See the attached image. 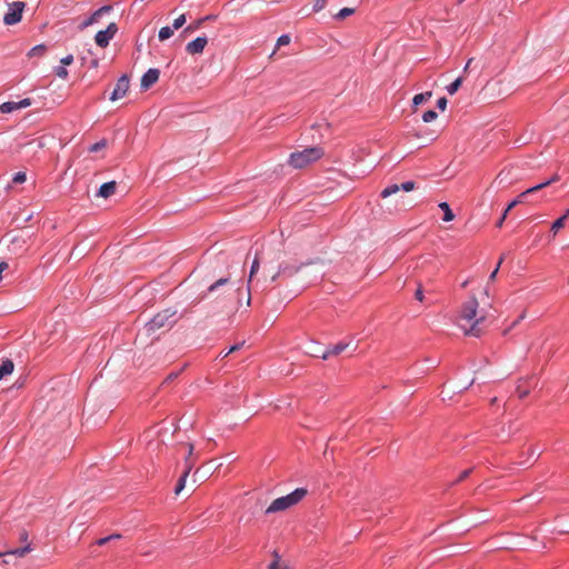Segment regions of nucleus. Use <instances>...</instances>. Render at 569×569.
<instances>
[{"mask_svg":"<svg viewBox=\"0 0 569 569\" xmlns=\"http://www.w3.org/2000/svg\"><path fill=\"white\" fill-rule=\"evenodd\" d=\"M478 307L479 302L475 296L462 306L459 326L465 335L479 337L482 332L480 325L485 321L486 315L478 316Z\"/></svg>","mask_w":569,"mask_h":569,"instance_id":"obj_1","label":"nucleus"},{"mask_svg":"<svg viewBox=\"0 0 569 569\" xmlns=\"http://www.w3.org/2000/svg\"><path fill=\"white\" fill-rule=\"evenodd\" d=\"M325 156L321 147L306 148L302 151L292 152L289 158V164L295 169H302L318 161Z\"/></svg>","mask_w":569,"mask_h":569,"instance_id":"obj_2","label":"nucleus"},{"mask_svg":"<svg viewBox=\"0 0 569 569\" xmlns=\"http://www.w3.org/2000/svg\"><path fill=\"white\" fill-rule=\"evenodd\" d=\"M308 491L305 488H297L291 493L274 499L271 505L266 509V513H273L279 511H284L297 503H299L306 496Z\"/></svg>","mask_w":569,"mask_h":569,"instance_id":"obj_3","label":"nucleus"},{"mask_svg":"<svg viewBox=\"0 0 569 569\" xmlns=\"http://www.w3.org/2000/svg\"><path fill=\"white\" fill-rule=\"evenodd\" d=\"M177 313L176 310H172L170 308L164 309L160 312H158L144 327L147 333H154L157 330L171 327L174 321L172 318Z\"/></svg>","mask_w":569,"mask_h":569,"instance_id":"obj_4","label":"nucleus"},{"mask_svg":"<svg viewBox=\"0 0 569 569\" xmlns=\"http://www.w3.org/2000/svg\"><path fill=\"white\" fill-rule=\"evenodd\" d=\"M26 3L22 1H14L9 4L8 12L3 17V22L7 26H12L18 23L22 18V12L24 10Z\"/></svg>","mask_w":569,"mask_h":569,"instance_id":"obj_5","label":"nucleus"},{"mask_svg":"<svg viewBox=\"0 0 569 569\" xmlns=\"http://www.w3.org/2000/svg\"><path fill=\"white\" fill-rule=\"evenodd\" d=\"M117 31V24L111 22L107 27V29L97 32L94 37L96 43L101 48H106L109 44L110 40L116 36Z\"/></svg>","mask_w":569,"mask_h":569,"instance_id":"obj_6","label":"nucleus"},{"mask_svg":"<svg viewBox=\"0 0 569 569\" xmlns=\"http://www.w3.org/2000/svg\"><path fill=\"white\" fill-rule=\"evenodd\" d=\"M129 87H130L129 78L127 74H123L122 77H120L118 79L116 88L113 89V91L111 93L110 100L116 101V100L123 98L127 94Z\"/></svg>","mask_w":569,"mask_h":569,"instance_id":"obj_7","label":"nucleus"},{"mask_svg":"<svg viewBox=\"0 0 569 569\" xmlns=\"http://www.w3.org/2000/svg\"><path fill=\"white\" fill-rule=\"evenodd\" d=\"M415 188H416V183L413 181H406V182H402L400 186L399 184L388 186L387 188H385L381 191L380 196H381V198L385 199V198H388V197H390L392 194H396L400 190H402L405 192H410Z\"/></svg>","mask_w":569,"mask_h":569,"instance_id":"obj_8","label":"nucleus"},{"mask_svg":"<svg viewBox=\"0 0 569 569\" xmlns=\"http://www.w3.org/2000/svg\"><path fill=\"white\" fill-rule=\"evenodd\" d=\"M32 104V100L30 98H24L18 102L7 101L0 104V112L2 113H11L13 111L28 108Z\"/></svg>","mask_w":569,"mask_h":569,"instance_id":"obj_9","label":"nucleus"},{"mask_svg":"<svg viewBox=\"0 0 569 569\" xmlns=\"http://www.w3.org/2000/svg\"><path fill=\"white\" fill-rule=\"evenodd\" d=\"M208 43L207 37H198L194 40L190 41L186 46V51L189 54H199L203 52V49L206 48Z\"/></svg>","mask_w":569,"mask_h":569,"instance_id":"obj_10","label":"nucleus"},{"mask_svg":"<svg viewBox=\"0 0 569 569\" xmlns=\"http://www.w3.org/2000/svg\"><path fill=\"white\" fill-rule=\"evenodd\" d=\"M160 71L156 68L149 69L141 78V88L147 90L159 80Z\"/></svg>","mask_w":569,"mask_h":569,"instance_id":"obj_11","label":"nucleus"},{"mask_svg":"<svg viewBox=\"0 0 569 569\" xmlns=\"http://www.w3.org/2000/svg\"><path fill=\"white\" fill-rule=\"evenodd\" d=\"M559 180V176L558 174H553L549 180L542 182V183H539L535 187H531L529 189H527L526 191H523L522 193H520V198H526L528 194H531V193H535L539 190H542L543 188L550 186L551 183L556 182Z\"/></svg>","mask_w":569,"mask_h":569,"instance_id":"obj_12","label":"nucleus"},{"mask_svg":"<svg viewBox=\"0 0 569 569\" xmlns=\"http://www.w3.org/2000/svg\"><path fill=\"white\" fill-rule=\"evenodd\" d=\"M116 189H117L116 181L106 182L100 187L97 196L107 199L116 193Z\"/></svg>","mask_w":569,"mask_h":569,"instance_id":"obj_13","label":"nucleus"},{"mask_svg":"<svg viewBox=\"0 0 569 569\" xmlns=\"http://www.w3.org/2000/svg\"><path fill=\"white\" fill-rule=\"evenodd\" d=\"M349 347L348 343H345V342H339L337 345H335L333 347L325 350L320 358H322L323 360L328 359L330 356H338L340 355L342 351H345L347 348Z\"/></svg>","mask_w":569,"mask_h":569,"instance_id":"obj_14","label":"nucleus"},{"mask_svg":"<svg viewBox=\"0 0 569 569\" xmlns=\"http://www.w3.org/2000/svg\"><path fill=\"white\" fill-rule=\"evenodd\" d=\"M218 466L213 465V462H209L206 467L199 468L196 470L193 477L194 481L204 479L208 475L212 473Z\"/></svg>","mask_w":569,"mask_h":569,"instance_id":"obj_15","label":"nucleus"},{"mask_svg":"<svg viewBox=\"0 0 569 569\" xmlns=\"http://www.w3.org/2000/svg\"><path fill=\"white\" fill-rule=\"evenodd\" d=\"M30 551H31L30 545H29V543H27L26 546H23V547H21V548H17V549H12V550L2 551V552H0V557H11V556H16V557L22 558V557H24L27 553H29Z\"/></svg>","mask_w":569,"mask_h":569,"instance_id":"obj_16","label":"nucleus"},{"mask_svg":"<svg viewBox=\"0 0 569 569\" xmlns=\"http://www.w3.org/2000/svg\"><path fill=\"white\" fill-rule=\"evenodd\" d=\"M13 369H14V363L10 359L3 360L0 366V381L4 377L11 375L13 372Z\"/></svg>","mask_w":569,"mask_h":569,"instance_id":"obj_17","label":"nucleus"},{"mask_svg":"<svg viewBox=\"0 0 569 569\" xmlns=\"http://www.w3.org/2000/svg\"><path fill=\"white\" fill-rule=\"evenodd\" d=\"M110 7H102L100 8L99 10H97L88 20L83 21L81 27L82 28H86L94 22H97L98 18L100 16H102L104 12H109L110 11Z\"/></svg>","mask_w":569,"mask_h":569,"instance_id":"obj_18","label":"nucleus"},{"mask_svg":"<svg viewBox=\"0 0 569 569\" xmlns=\"http://www.w3.org/2000/svg\"><path fill=\"white\" fill-rule=\"evenodd\" d=\"M259 267H260V262H259V259L258 257H256L252 261V266H251V269H250V274H249V280H248V291L250 292V283L252 281V278L253 276L258 272L259 270ZM250 295L248 296V305L250 303Z\"/></svg>","mask_w":569,"mask_h":569,"instance_id":"obj_19","label":"nucleus"},{"mask_svg":"<svg viewBox=\"0 0 569 569\" xmlns=\"http://www.w3.org/2000/svg\"><path fill=\"white\" fill-rule=\"evenodd\" d=\"M439 208L443 211V221L449 222L455 219V214L447 202H440Z\"/></svg>","mask_w":569,"mask_h":569,"instance_id":"obj_20","label":"nucleus"},{"mask_svg":"<svg viewBox=\"0 0 569 569\" xmlns=\"http://www.w3.org/2000/svg\"><path fill=\"white\" fill-rule=\"evenodd\" d=\"M431 96H432L431 91L416 94L412 99V102L415 106H419V104L428 101L431 98Z\"/></svg>","mask_w":569,"mask_h":569,"instance_id":"obj_21","label":"nucleus"},{"mask_svg":"<svg viewBox=\"0 0 569 569\" xmlns=\"http://www.w3.org/2000/svg\"><path fill=\"white\" fill-rule=\"evenodd\" d=\"M173 30L174 29L170 28V27H162L159 30V40L164 41V40L169 39L173 34Z\"/></svg>","mask_w":569,"mask_h":569,"instance_id":"obj_22","label":"nucleus"},{"mask_svg":"<svg viewBox=\"0 0 569 569\" xmlns=\"http://www.w3.org/2000/svg\"><path fill=\"white\" fill-rule=\"evenodd\" d=\"M462 84V78H457L452 83H450L448 87H447V91L449 94H455L461 87Z\"/></svg>","mask_w":569,"mask_h":569,"instance_id":"obj_23","label":"nucleus"},{"mask_svg":"<svg viewBox=\"0 0 569 569\" xmlns=\"http://www.w3.org/2000/svg\"><path fill=\"white\" fill-rule=\"evenodd\" d=\"M565 223H566L565 218H559L556 221H553V223L551 224V232H552L553 237L557 234V232L561 228H563Z\"/></svg>","mask_w":569,"mask_h":569,"instance_id":"obj_24","label":"nucleus"},{"mask_svg":"<svg viewBox=\"0 0 569 569\" xmlns=\"http://www.w3.org/2000/svg\"><path fill=\"white\" fill-rule=\"evenodd\" d=\"M355 12V9L352 8H343L341 9L336 16L335 18L338 19V20H343L346 19L347 17L351 16L352 13Z\"/></svg>","mask_w":569,"mask_h":569,"instance_id":"obj_25","label":"nucleus"},{"mask_svg":"<svg viewBox=\"0 0 569 569\" xmlns=\"http://www.w3.org/2000/svg\"><path fill=\"white\" fill-rule=\"evenodd\" d=\"M53 71H54V74L62 80H66L69 76V72L64 66H58L54 68Z\"/></svg>","mask_w":569,"mask_h":569,"instance_id":"obj_26","label":"nucleus"},{"mask_svg":"<svg viewBox=\"0 0 569 569\" xmlns=\"http://www.w3.org/2000/svg\"><path fill=\"white\" fill-rule=\"evenodd\" d=\"M228 283H229V279L228 278H221V279L217 280L213 284H211L209 287L208 291L209 292H213L217 289H219L220 287L226 286Z\"/></svg>","mask_w":569,"mask_h":569,"instance_id":"obj_27","label":"nucleus"},{"mask_svg":"<svg viewBox=\"0 0 569 569\" xmlns=\"http://www.w3.org/2000/svg\"><path fill=\"white\" fill-rule=\"evenodd\" d=\"M437 117H438V114H437V112H436V111H433V110H428V111H426V112L423 113V116H422V120H423L425 122H431V121L436 120V119H437Z\"/></svg>","mask_w":569,"mask_h":569,"instance_id":"obj_28","label":"nucleus"},{"mask_svg":"<svg viewBox=\"0 0 569 569\" xmlns=\"http://www.w3.org/2000/svg\"><path fill=\"white\" fill-rule=\"evenodd\" d=\"M107 146V141L106 140H100L96 143H93L90 148H89V151L90 152H97L99 150H102L103 148H106Z\"/></svg>","mask_w":569,"mask_h":569,"instance_id":"obj_29","label":"nucleus"},{"mask_svg":"<svg viewBox=\"0 0 569 569\" xmlns=\"http://www.w3.org/2000/svg\"><path fill=\"white\" fill-rule=\"evenodd\" d=\"M27 180V174L26 172L23 171H19L17 172L13 178H12V182L13 183H23L24 181Z\"/></svg>","mask_w":569,"mask_h":569,"instance_id":"obj_30","label":"nucleus"},{"mask_svg":"<svg viewBox=\"0 0 569 569\" xmlns=\"http://www.w3.org/2000/svg\"><path fill=\"white\" fill-rule=\"evenodd\" d=\"M193 466H194V460L192 458L187 457L186 460H184V467H186V469L183 471L184 476H189V473L192 470Z\"/></svg>","mask_w":569,"mask_h":569,"instance_id":"obj_31","label":"nucleus"},{"mask_svg":"<svg viewBox=\"0 0 569 569\" xmlns=\"http://www.w3.org/2000/svg\"><path fill=\"white\" fill-rule=\"evenodd\" d=\"M268 569H289L288 566L281 561V560H273L269 566Z\"/></svg>","mask_w":569,"mask_h":569,"instance_id":"obj_32","label":"nucleus"},{"mask_svg":"<svg viewBox=\"0 0 569 569\" xmlns=\"http://www.w3.org/2000/svg\"><path fill=\"white\" fill-rule=\"evenodd\" d=\"M184 23H186V16H184V14H180L177 19H174L173 24H172V28H173L174 30H178V29H180Z\"/></svg>","mask_w":569,"mask_h":569,"instance_id":"obj_33","label":"nucleus"},{"mask_svg":"<svg viewBox=\"0 0 569 569\" xmlns=\"http://www.w3.org/2000/svg\"><path fill=\"white\" fill-rule=\"evenodd\" d=\"M187 478H188V476H184V473L181 475V477L178 481V485L176 487V490H174L176 495H179L181 492V490L184 488Z\"/></svg>","mask_w":569,"mask_h":569,"instance_id":"obj_34","label":"nucleus"},{"mask_svg":"<svg viewBox=\"0 0 569 569\" xmlns=\"http://www.w3.org/2000/svg\"><path fill=\"white\" fill-rule=\"evenodd\" d=\"M290 37L288 34H282L277 40V47L280 48L282 46H288L290 43Z\"/></svg>","mask_w":569,"mask_h":569,"instance_id":"obj_35","label":"nucleus"},{"mask_svg":"<svg viewBox=\"0 0 569 569\" xmlns=\"http://www.w3.org/2000/svg\"><path fill=\"white\" fill-rule=\"evenodd\" d=\"M202 23H203V19H199V20H198V21H196L193 24H189V26L183 30V32H192V31L197 30L198 28H200Z\"/></svg>","mask_w":569,"mask_h":569,"instance_id":"obj_36","label":"nucleus"},{"mask_svg":"<svg viewBox=\"0 0 569 569\" xmlns=\"http://www.w3.org/2000/svg\"><path fill=\"white\" fill-rule=\"evenodd\" d=\"M121 536L120 535H111V536H108V537H104V538H101L97 541V543L99 546H103L106 545L107 542L113 540V539H119Z\"/></svg>","mask_w":569,"mask_h":569,"instance_id":"obj_37","label":"nucleus"},{"mask_svg":"<svg viewBox=\"0 0 569 569\" xmlns=\"http://www.w3.org/2000/svg\"><path fill=\"white\" fill-rule=\"evenodd\" d=\"M327 0H316L313 4V10L316 12L322 10L326 7Z\"/></svg>","mask_w":569,"mask_h":569,"instance_id":"obj_38","label":"nucleus"},{"mask_svg":"<svg viewBox=\"0 0 569 569\" xmlns=\"http://www.w3.org/2000/svg\"><path fill=\"white\" fill-rule=\"evenodd\" d=\"M286 271H287V268H282V264H281V266H279L278 271H276V272L271 276L270 280H271L272 282H274V281L278 279V277H279L281 273H286Z\"/></svg>","mask_w":569,"mask_h":569,"instance_id":"obj_39","label":"nucleus"},{"mask_svg":"<svg viewBox=\"0 0 569 569\" xmlns=\"http://www.w3.org/2000/svg\"><path fill=\"white\" fill-rule=\"evenodd\" d=\"M407 204H408V203L405 201V199L397 200V201H396V206H395V208H396V210H398V211L406 210Z\"/></svg>","mask_w":569,"mask_h":569,"instance_id":"obj_40","label":"nucleus"},{"mask_svg":"<svg viewBox=\"0 0 569 569\" xmlns=\"http://www.w3.org/2000/svg\"><path fill=\"white\" fill-rule=\"evenodd\" d=\"M447 103H448V100L442 97L440 98L438 101H437V107L441 110V111H445L446 108H447Z\"/></svg>","mask_w":569,"mask_h":569,"instance_id":"obj_41","label":"nucleus"},{"mask_svg":"<svg viewBox=\"0 0 569 569\" xmlns=\"http://www.w3.org/2000/svg\"><path fill=\"white\" fill-rule=\"evenodd\" d=\"M523 199H525V198H520V196H519L517 199H515L513 201H511V202L508 204V207L506 208V209H507V211H510V210H511L512 208H515L517 204H519V203L523 202Z\"/></svg>","mask_w":569,"mask_h":569,"instance_id":"obj_42","label":"nucleus"},{"mask_svg":"<svg viewBox=\"0 0 569 569\" xmlns=\"http://www.w3.org/2000/svg\"><path fill=\"white\" fill-rule=\"evenodd\" d=\"M282 268H287L286 273H288L289 276H292L300 270L301 266H297V267L282 266Z\"/></svg>","mask_w":569,"mask_h":569,"instance_id":"obj_43","label":"nucleus"},{"mask_svg":"<svg viewBox=\"0 0 569 569\" xmlns=\"http://www.w3.org/2000/svg\"><path fill=\"white\" fill-rule=\"evenodd\" d=\"M44 51V46L40 44V46H36L31 49L30 51V54L31 56H34V54H41L42 52Z\"/></svg>","mask_w":569,"mask_h":569,"instance_id":"obj_44","label":"nucleus"},{"mask_svg":"<svg viewBox=\"0 0 569 569\" xmlns=\"http://www.w3.org/2000/svg\"><path fill=\"white\" fill-rule=\"evenodd\" d=\"M73 60H74L73 56L72 54H68L64 58H62L60 60V62H61L62 66H70L73 62Z\"/></svg>","mask_w":569,"mask_h":569,"instance_id":"obj_45","label":"nucleus"},{"mask_svg":"<svg viewBox=\"0 0 569 569\" xmlns=\"http://www.w3.org/2000/svg\"><path fill=\"white\" fill-rule=\"evenodd\" d=\"M517 393H518V397L520 399H523L525 397H527L529 395V390L528 389H522L520 386L517 388Z\"/></svg>","mask_w":569,"mask_h":569,"instance_id":"obj_46","label":"nucleus"},{"mask_svg":"<svg viewBox=\"0 0 569 569\" xmlns=\"http://www.w3.org/2000/svg\"><path fill=\"white\" fill-rule=\"evenodd\" d=\"M471 471H472V469H467V470L462 471L456 482H460V481L465 480L466 478H468L469 475L471 473Z\"/></svg>","mask_w":569,"mask_h":569,"instance_id":"obj_47","label":"nucleus"},{"mask_svg":"<svg viewBox=\"0 0 569 569\" xmlns=\"http://www.w3.org/2000/svg\"><path fill=\"white\" fill-rule=\"evenodd\" d=\"M415 297L417 300L419 301H423V292H422V288L421 286L418 287L416 293H415Z\"/></svg>","mask_w":569,"mask_h":569,"instance_id":"obj_48","label":"nucleus"},{"mask_svg":"<svg viewBox=\"0 0 569 569\" xmlns=\"http://www.w3.org/2000/svg\"><path fill=\"white\" fill-rule=\"evenodd\" d=\"M508 212H509V211H507V209H506V210H505V212H503V214H502V217H500V219L498 220V222H497V227H498V228H501V227H502V223H503V221H505V219H506V217H507Z\"/></svg>","mask_w":569,"mask_h":569,"instance_id":"obj_49","label":"nucleus"},{"mask_svg":"<svg viewBox=\"0 0 569 569\" xmlns=\"http://www.w3.org/2000/svg\"><path fill=\"white\" fill-rule=\"evenodd\" d=\"M20 540H21L22 542H27V541H28V532H27L26 530H22V531L20 532Z\"/></svg>","mask_w":569,"mask_h":569,"instance_id":"obj_50","label":"nucleus"},{"mask_svg":"<svg viewBox=\"0 0 569 569\" xmlns=\"http://www.w3.org/2000/svg\"><path fill=\"white\" fill-rule=\"evenodd\" d=\"M472 62H473V58H470V59L467 61V63H466V66H465V68H463V71H465V72H468V71H469V69H470V67H471V63H472Z\"/></svg>","mask_w":569,"mask_h":569,"instance_id":"obj_51","label":"nucleus"},{"mask_svg":"<svg viewBox=\"0 0 569 569\" xmlns=\"http://www.w3.org/2000/svg\"><path fill=\"white\" fill-rule=\"evenodd\" d=\"M498 270L499 268L496 267V269L491 272V274L489 276V281H493L497 277V273H498Z\"/></svg>","mask_w":569,"mask_h":569,"instance_id":"obj_52","label":"nucleus"},{"mask_svg":"<svg viewBox=\"0 0 569 569\" xmlns=\"http://www.w3.org/2000/svg\"><path fill=\"white\" fill-rule=\"evenodd\" d=\"M192 455H193V445L188 443V457L191 458Z\"/></svg>","mask_w":569,"mask_h":569,"instance_id":"obj_53","label":"nucleus"},{"mask_svg":"<svg viewBox=\"0 0 569 569\" xmlns=\"http://www.w3.org/2000/svg\"><path fill=\"white\" fill-rule=\"evenodd\" d=\"M239 348H240V345H234V346H232V347L228 350V353H232V352H234V351L239 350Z\"/></svg>","mask_w":569,"mask_h":569,"instance_id":"obj_54","label":"nucleus"},{"mask_svg":"<svg viewBox=\"0 0 569 569\" xmlns=\"http://www.w3.org/2000/svg\"><path fill=\"white\" fill-rule=\"evenodd\" d=\"M272 557H273V560H281V558H280V556H279V553H278V551H277V550H274V551L272 552Z\"/></svg>","mask_w":569,"mask_h":569,"instance_id":"obj_55","label":"nucleus"},{"mask_svg":"<svg viewBox=\"0 0 569 569\" xmlns=\"http://www.w3.org/2000/svg\"><path fill=\"white\" fill-rule=\"evenodd\" d=\"M321 353H322V352H319V349H316V350H312V351H311V355H312L313 357H320V356H321Z\"/></svg>","mask_w":569,"mask_h":569,"instance_id":"obj_56","label":"nucleus"},{"mask_svg":"<svg viewBox=\"0 0 569 569\" xmlns=\"http://www.w3.org/2000/svg\"><path fill=\"white\" fill-rule=\"evenodd\" d=\"M98 64H99V60H98V59H93V60L91 61V67H92V68H97V67H98Z\"/></svg>","mask_w":569,"mask_h":569,"instance_id":"obj_57","label":"nucleus"},{"mask_svg":"<svg viewBox=\"0 0 569 569\" xmlns=\"http://www.w3.org/2000/svg\"><path fill=\"white\" fill-rule=\"evenodd\" d=\"M526 315L525 312L512 323V326H516L520 320L525 319Z\"/></svg>","mask_w":569,"mask_h":569,"instance_id":"obj_58","label":"nucleus"},{"mask_svg":"<svg viewBox=\"0 0 569 569\" xmlns=\"http://www.w3.org/2000/svg\"><path fill=\"white\" fill-rule=\"evenodd\" d=\"M569 217V209L565 212V214L561 217V218H565V221L568 219Z\"/></svg>","mask_w":569,"mask_h":569,"instance_id":"obj_59","label":"nucleus"},{"mask_svg":"<svg viewBox=\"0 0 569 569\" xmlns=\"http://www.w3.org/2000/svg\"><path fill=\"white\" fill-rule=\"evenodd\" d=\"M220 355H221V357H222V358H226V357H228L230 353H228V351H222Z\"/></svg>","mask_w":569,"mask_h":569,"instance_id":"obj_60","label":"nucleus"},{"mask_svg":"<svg viewBox=\"0 0 569 569\" xmlns=\"http://www.w3.org/2000/svg\"><path fill=\"white\" fill-rule=\"evenodd\" d=\"M502 261H503V256H501V257H500V259H499V262H498V266H497L498 268L500 267V264L502 263Z\"/></svg>","mask_w":569,"mask_h":569,"instance_id":"obj_61","label":"nucleus"},{"mask_svg":"<svg viewBox=\"0 0 569 569\" xmlns=\"http://www.w3.org/2000/svg\"><path fill=\"white\" fill-rule=\"evenodd\" d=\"M202 19H203V21H206V20H211V19H212V17H211V16H207V17H204V18H202Z\"/></svg>","mask_w":569,"mask_h":569,"instance_id":"obj_62","label":"nucleus"},{"mask_svg":"<svg viewBox=\"0 0 569 569\" xmlns=\"http://www.w3.org/2000/svg\"><path fill=\"white\" fill-rule=\"evenodd\" d=\"M4 563H9L10 562V559H4L3 560Z\"/></svg>","mask_w":569,"mask_h":569,"instance_id":"obj_63","label":"nucleus"}]
</instances>
